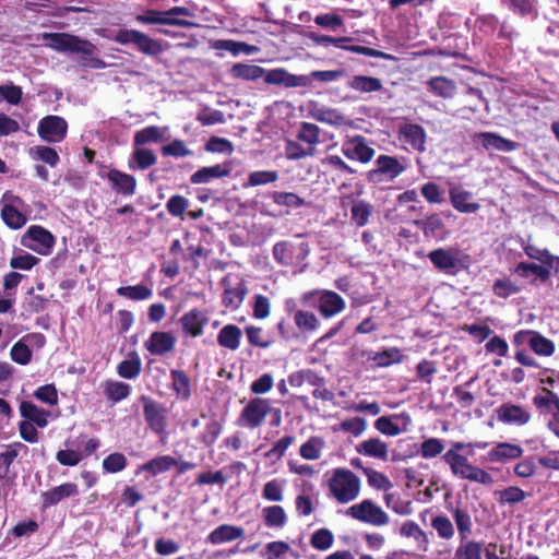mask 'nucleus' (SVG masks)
I'll return each instance as SVG.
<instances>
[{"label":"nucleus","instance_id":"nucleus-58","mask_svg":"<svg viewBox=\"0 0 559 559\" xmlns=\"http://www.w3.org/2000/svg\"><path fill=\"white\" fill-rule=\"evenodd\" d=\"M416 226L419 227L426 237H437L443 228V222L438 215H430L424 221L415 222Z\"/></svg>","mask_w":559,"mask_h":559},{"label":"nucleus","instance_id":"nucleus-61","mask_svg":"<svg viewBox=\"0 0 559 559\" xmlns=\"http://www.w3.org/2000/svg\"><path fill=\"white\" fill-rule=\"evenodd\" d=\"M160 152L164 156H171L176 158L191 156L193 152L187 147L182 140L175 139L170 143L162 146Z\"/></svg>","mask_w":559,"mask_h":559},{"label":"nucleus","instance_id":"nucleus-35","mask_svg":"<svg viewBox=\"0 0 559 559\" xmlns=\"http://www.w3.org/2000/svg\"><path fill=\"white\" fill-rule=\"evenodd\" d=\"M394 419H404L405 425H408L411 423V417L406 413H402L399 415H394L392 417L390 416H381L374 421V428L381 432L382 435L395 437L402 433L403 431H406V427L403 429L399 427L397 424L394 423Z\"/></svg>","mask_w":559,"mask_h":559},{"label":"nucleus","instance_id":"nucleus-50","mask_svg":"<svg viewBox=\"0 0 559 559\" xmlns=\"http://www.w3.org/2000/svg\"><path fill=\"white\" fill-rule=\"evenodd\" d=\"M453 559H481V543L471 539L460 540Z\"/></svg>","mask_w":559,"mask_h":559},{"label":"nucleus","instance_id":"nucleus-51","mask_svg":"<svg viewBox=\"0 0 559 559\" xmlns=\"http://www.w3.org/2000/svg\"><path fill=\"white\" fill-rule=\"evenodd\" d=\"M1 217L4 224L11 229L22 228L27 219L15 206L5 204L1 211Z\"/></svg>","mask_w":559,"mask_h":559},{"label":"nucleus","instance_id":"nucleus-7","mask_svg":"<svg viewBox=\"0 0 559 559\" xmlns=\"http://www.w3.org/2000/svg\"><path fill=\"white\" fill-rule=\"evenodd\" d=\"M427 258L438 271L455 275L467 266L468 255L459 248L448 247L430 251Z\"/></svg>","mask_w":559,"mask_h":559},{"label":"nucleus","instance_id":"nucleus-16","mask_svg":"<svg viewBox=\"0 0 559 559\" xmlns=\"http://www.w3.org/2000/svg\"><path fill=\"white\" fill-rule=\"evenodd\" d=\"M400 139L407 143L413 151L424 153L426 151L427 133L417 123H404L399 128Z\"/></svg>","mask_w":559,"mask_h":559},{"label":"nucleus","instance_id":"nucleus-45","mask_svg":"<svg viewBox=\"0 0 559 559\" xmlns=\"http://www.w3.org/2000/svg\"><path fill=\"white\" fill-rule=\"evenodd\" d=\"M229 73L235 79L255 81L264 75V69L251 63H235Z\"/></svg>","mask_w":559,"mask_h":559},{"label":"nucleus","instance_id":"nucleus-28","mask_svg":"<svg viewBox=\"0 0 559 559\" xmlns=\"http://www.w3.org/2000/svg\"><path fill=\"white\" fill-rule=\"evenodd\" d=\"M157 162V156L153 150L134 146L133 152L128 160V168L130 170H146L154 166Z\"/></svg>","mask_w":559,"mask_h":559},{"label":"nucleus","instance_id":"nucleus-21","mask_svg":"<svg viewBox=\"0 0 559 559\" xmlns=\"http://www.w3.org/2000/svg\"><path fill=\"white\" fill-rule=\"evenodd\" d=\"M106 178L118 194L132 197L135 193L136 179L134 176L114 168L106 174Z\"/></svg>","mask_w":559,"mask_h":559},{"label":"nucleus","instance_id":"nucleus-34","mask_svg":"<svg viewBox=\"0 0 559 559\" xmlns=\"http://www.w3.org/2000/svg\"><path fill=\"white\" fill-rule=\"evenodd\" d=\"M367 360L372 361L377 367L385 368L403 360V355L397 347H389L382 352L370 350L366 353Z\"/></svg>","mask_w":559,"mask_h":559},{"label":"nucleus","instance_id":"nucleus-12","mask_svg":"<svg viewBox=\"0 0 559 559\" xmlns=\"http://www.w3.org/2000/svg\"><path fill=\"white\" fill-rule=\"evenodd\" d=\"M68 123L64 118L48 115L41 118L37 126L39 138L48 143H59L67 136Z\"/></svg>","mask_w":559,"mask_h":559},{"label":"nucleus","instance_id":"nucleus-32","mask_svg":"<svg viewBox=\"0 0 559 559\" xmlns=\"http://www.w3.org/2000/svg\"><path fill=\"white\" fill-rule=\"evenodd\" d=\"M177 465V460L171 455H159L139 466L136 474L147 472L151 477L170 471Z\"/></svg>","mask_w":559,"mask_h":559},{"label":"nucleus","instance_id":"nucleus-14","mask_svg":"<svg viewBox=\"0 0 559 559\" xmlns=\"http://www.w3.org/2000/svg\"><path fill=\"white\" fill-rule=\"evenodd\" d=\"M21 449L27 448L22 442H13L5 445V451L0 453V488L15 480L16 473H11L10 468Z\"/></svg>","mask_w":559,"mask_h":559},{"label":"nucleus","instance_id":"nucleus-63","mask_svg":"<svg viewBox=\"0 0 559 559\" xmlns=\"http://www.w3.org/2000/svg\"><path fill=\"white\" fill-rule=\"evenodd\" d=\"M127 467V459L122 453L115 452L103 461V468L106 473H118Z\"/></svg>","mask_w":559,"mask_h":559},{"label":"nucleus","instance_id":"nucleus-49","mask_svg":"<svg viewBox=\"0 0 559 559\" xmlns=\"http://www.w3.org/2000/svg\"><path fill=\"white\" fill-rule=\"evenodd\" d=\"M141 370L142 364L136 353H133L129 359L122 360L117 367L118 374L123 379H135Z\"/></svg>","mask_w":559,"mask_h":559},{"label":"nucleus","instance_id":"nucleus-60","mask_svg":"<svg viewBox=\"0 0 559 559\" xmlns=\"http://www.w3.org/2000/svg\"><path fill=\"white\" fill-rule=\"evenodd\" d=\"M521 288L510 278H498L492 285L493 294L499 298H508L520 293Z\"/></svg>","mask_w":559,"mask_h":559},{"label":"nucleus","instance_id":"nucleus-13","mask_svg":"<svg viewBox=\"0 0 559 559\" xmlns=\"http://www.w3.org/2000/svg\"><path fill=\"white\" fill-rule=\"evenodd\" d=\"M140 401L143 404V415L148 428L158 436L164 433L167 425L165 407L146 395H142Z\"/></svg>","mask_w":559,"mask_h":559},{"label":"nucleus","instance_id":"nucleus-44","mask_svg":"<svg viewBox=\"0 0 559 559\" xmlns=\"http://www.w3.org/2000/svg\"><path fill=\"white\" fill-rule=\"evenodd\" d=\"M513 272L522 278H527L531 275H534L537 278H539L542 282H546L551 275V271H549V269L546 267L545 264L540 265V264L528 263V262L518 263L514 266Z\"/></svg>","mask_w":559,"mask_h":559},{"label":"nucleus","instance_id":"nucleus-1","mask_svg":"<svg viewBox=\"0 0 559 559\" xmlns=\"http://www.w3.org/2000/svg\"><path fill=\"white\" fill-rule=\"evenodd\" d=\"M47 46L58 52L75 55L80 63L92 69H105L106 62L96 57L97 47L87 39L69 33H45Z\"/></svg>","mask_w":559,"mask_h":559},{"label":"nucleus","instance_id":"nucleus-9","mask_svg":"<svg viewBox=\"0 0 559 559\" xmlns=\"http://www.w3.org/2000/svg\"><path fill=\"white\" fill-rule=\"evenodd\" d=\"M346 515L373 526H383L389 523V515L370 499L349 507L346 510Z\"/></svg>","mask_w":559,"mask_h":559},{"label":"nucleus","instance_id":"nucleus-3","mask_svg":"<svg viewBox=\"0 0 559 559\" xmlns=\"http://www.w3.org/2000/svg\"><path fill=\"white\" fill-rule=\"evenodd\" d=\"M361 481L359 477L347 468H335L328 480L329 497L341 504H346L358 498Z\"/></svg>","mask_w":559,"mask_h":559},{"label":"nucleus","instance_id":"nucleus-36","mask_svg":"<svg viewBox=\"0 0 559 559\" xmlns=\"http://www.w3.org/2000/svg\"><path fill=\"white\" fill-rule=\"evenodd\" d=\"M533 404L542 413L550 414L552 417L559 412V396L547 388H543L542 394L533 397Z\"/></svg>","mask_w":559,"mask_h":559},{"label":"nucleus","instance_id":"nucleus-48","mask_svg":"<svg viewBox=\"0 0 559 559\" xmlns=\"http://www.w3.org/2000/svg\"><path fill=\"white\" fill-rule=\"evenodd\" d=\"M495 496L500 504L514 506L525 500L527 493L520 487L510 486L502 490H496Z\"/></svg>","mask_w":559,"mask_h":559},{"label":"nucleus","instance_id":"nucleus-56","mask_svg":"<svg viewBox=\"0 0 559 559\" xmlns=\"http://www.w3.org/2000/svg\"><path fill=\"white\" fill-rule=\"evenodd\" d=\"M131 386L120 381L107 382L105 393L111 402H120L129 396Z\"/></svg>","mask_w":559,"mask_h":559},{"label":"nucleus","instance_id":"nucleus-29","mask_svg":"<svg viewBox=\"0 0 559 559\" xmlns=\"http://www.w3.org/2000/svg\"><path fill=\"white\" fill-rule=\"evenodd\" d=\"M20 414L26 421L36 425L38 428H45L48 425V417L51 415L49 411L40 408L28 401L20 403Z\"/></svg>","mask_w":559,"mask_h":559},{"label":"nucleus","instance_id":"nucleus-2","mask_svg":"<svg viewBox=\"0 0 559 559\" xmlns=\"http://www.w3.org/2000/svg\"><path fill=\"white\" fill-rule=\"evenodd\" d=\"M296 140H287L285 155L288 159H300L313 156L316 146L320 142V129L310 122H300L295 126Z\"/></svg>","mask_w":559,"mask_h":559},{"label":"nucleus","instance_id":"nucleus-39","mask_svg":"<svg viewBox=\"0 0 559 559\" xmlns=\"http://www.w3.org/2000/svg\"><path fill=\"white\" fill-rule=\"evenodd\" d=\"M248 293L245 281L240 280L235 286H226L223 294V305L227 308L237 309L242 304Z\"/></svg>","mask_w":559,"mask_h":559},{"label":"nucleus","instance_id":"nucleus-47","mask_svg":"<svg viewBox=\"0 0 559 559\" xmlns=\"http://www.w3.org/2000/svg\"><path fill=\"white\" fill-rule=\"evenodd\" d=\"M373 212L372 205L365 200H355L350 207L352 221L359 227L365 226Z\"/></svg>","mask_w":559,"mask_h":559},{"label":"nucleus","instance_id":"nucleus-20","mask_svg":"<svg viewBox=\"0 0 559 559\" xmlns=\"http://www.w3.org/2000/svg\"><path fill=\"white\" fill-rule=\"evenodd\" d=\"M183 332L192 337L203 334L204 326L209 323V317L200 309L186 312L179 320Z\"/></svg>","mask_w":559,"mask_h":559},{"label":"nucleus","instance_id":"nucleus-55","mask_svg":"<svg viewBox=\"0 0 559 559\" xmlns=\"http://www.w3.org/2000/svg\"><path fill=\"white\" fill-rule=\"evenodd\" d=\"M221 432V423L215 418H211L209 423L205 425L204 431L201 432L200 436L198 437V440L205 447H211L216 442Z\"/></svg>","mask_w":559,"mask_h":559},{"label":"nucleus","instance_id":"nucleus-8","mask_svg":"<svg viewBox=\"0 0 559 559\" xmlns=\"http://www.w3.org/2000/svg\"><path fill=\"white\" fill-rule=\"evenodd\" d=\"M114 40L120 45H134L141 53L150 57H157L163 52L158 40L138 29L119 28Z\"/></svg>","mask_w":559,"mask_h":559},{"label":"nucleus","instance_id":"nucleus-11","mask_svg":"<svg viewBox=\"0 0 559 559\" xmlns=\"http://www.w3.org/2000/svg\"><path fill=\"white\" fill-rule=\"evenodd\" d=\"M341 152L350 160L361 164L369 163L376 151L369 145L368 140L362 135L346 136L341 145Z\"/></svg>","mask_w":559,"mask_h":559},{"label":"nucleus","instance_id":"nucleus-26","mask_svg":"<svg viewBox=\"0 0 559 559\" xmlns=\"http://www.w3.org/2000/svg\"><path fill=\"white\" fill-rule=\"evenodd\" d=\"M310 115L313 119L334 127H346L350 124V121L342 112L326 106H314L310 110Z\"/></svg>","mask_w":559,"mask_h":559},{"label":"nucleus","instance_id":"nucleus-33","mask_svg":"<svg viewBox=\"0 0 559 559\" xmlns=\"http://www.w3.org/2000/svg\"><path fill=\"white\" fill-rule=\"evenodd\" d=\"M400 534L403 537L413 538L419 551H428L429 537L416 522L412 520L404 522L400 528Z\"/></svg>","mask_w":559,"mask_h":559},{"label":"nucleus","instance_id":"nucleus-18","mask_svg":"<svg viewBox=\"0 0 559 559\" xmlns=\"http://www.w3.org/2000/svg\"><path fill=\"white\" fill-rule=\"evenodd\" d=\"M272 408L270 402L265 399H253L243 408L241 417L246 420L247 426L255 428L262 424L265 416Z\"/></svg>","mask_w":559,"mask_h":559},{"label":"nucleus","instance_id":"nucleus-23","mask_svg":"<svg viewBox=\"0 0 559 559\" xmlns=\"http://www.w3.org/2000/svg\"><path fill=\"white\" fill-rule=\"evenodd\" d=\"M450 202L460 213L473 214L479 211L480 204L473 201V193L460 187L450 189Z\"/></svg>","mask_w":559,"mask_h":559},{"label":"nucleus","instance_id":"nucleus-42","mask_svg":"<svg viewBox=\"0 0 559 559\" xmlns=\"http://www.w3.org/2000/svg\"><path fill=\"white\" fill-rule=\"evenodd\" d=\"M427 85L431 93L442 98H452L456 93L455 82L445 76L431 78Z\"/></svg>","mask_w":559,"mask_h":559},{"label":"nucleus","instance_id":"nucleus-41","mask_svg":"<svg viewBox=\"0 0 559 559\" xmlns=\"http://www.w3.org/2000/svg\"><path fill=\"white\" fill-rule=\"evenodd\" d=\"M241 334V330L237 325L227 324L218 332L217 343L222 347L236 350L239 348Z\"/></svg>","mask_w":559,"mask_h":559},{"label":"nucleus","instance_id":"nucleus-15","mask_svg":"<svg viewBox=\"0 0 559 559\" xmlns=\"http://www.w3.org/2000/svg\"><path fill=\"white\" fill-rule=\"evenodd\" d=\"M497 417L507 425L524 426L531 420V413L521 405L503 403L497 408Z\"/></svg>","mask_w":559,"mask_h":559},{"label":"nucleus","instance_id":"nucleus-57","mask_svg":"<svg viewBox=\"0 0 559 559\" xmlns=\"http://www.w3.org/2000/svg\"><path fill=\"white\" fill-rule=\"evenodd\" d=\"M294 321L304 332H313L319 328L317 316L310 311L298 310L294 314Z\"/></svg>","mask_w":559,"mask_h":559},{"label":"nucleus","instance_id":"nucleus-17","mask_svg":"<svg viewBox=\"0 0 559 559\" xmlns=\"http://www.w3.org/2000/svg\"><path fill=\"white\" fill-rule=\"evenodd\" d=\"M176 337L170 332L155 331L144 342V348L154 356H163L175 348Z\"/></svg>","mask_w":559,"mask_h":559},{"label":"nucleus","instance_id":"nucleus-46","mask_svg":"<svg viewBox=\"0 0 559 559\" xmlns=\"http://www.w3.org/2000/svg\"><path fill=\"white\" fill-rule=\"evenodd\" d=\"M213 47L217 50H226L231 52L234 56L238 55H252L258 51V47L246 44L243 41H236L233 39H219L213 44Z\"/></svg>","mask_w":559,"mask_h":559},{"label":"nucleus","instance_id":"nucleus-62","mask_svg":"<svg viewBox=\"0 0 559 559\" xmlns=\"http://www.w3.org/2000/svg\"><path fill=\"white\" fill-rule=\"evenodd\" d=\"M531 349L538 356L549 357L555 353V344L551 340L536 332Z\"/></svg>","mask_w":559,"mask_h":559},{"label":"nucleus","instance_id":"nucleus-40","mask_svg":"<svg viewBox=\"0 0 559 559\" xmlns=\"http://www.w3.org/2000/svg\"><path fill=\"white\" fill-rule=\"evenodd\" d=\"M346 85L359 93L378 92L383 87L380 79L367 75H353L348 79Z\"/></svg>","mask_w":559,"mask_h":559},{"label":"nucleus","instance_id":"nucleus-38","mask_svg":"<svg viewBox=\"0 0 559 559\" xmlns=\"http://www.w3.org/2000/svg\"><path fill=\"white\" fill-rule=\"evenodd\" d=\"M171 389L178 399L188 401L191 397V381L188 374L181 369L170 370Z\"/></svg>","mask_w":559,"mask_h":559},{"label":"nucleus","instance_id":"nucleus-53","mask_svg":"<svg viewBox=\"0 0 559 559\" xmlns=\"http://www.w3.org/2000/svg\"><path fill=\"white\" fill-rule=\"evenodd\" d=\"M29 154L34 159L46 163L50 167H56L58 165V163L60 162V157H59L57 151L49 146H45V145L35 146V147L31 148Z\"/></svg>","mask_w":559,"mask_h":559},{"label":"nucleus","instance_id":"nucleus-27","mask_svg":"<svg viewBox=\"0 0 559 559\" xmlns=\"http://www.w3.org/2000/svg\"><path fill=\"white\" fill-rule=\"evenodd\" d=\"M169 132L168 127H159V126H148L145 127L134 133L133 136V146H141L150 143H158L163 140L167 139V134Z\"/></svg>","mask_w":559,"mask_h":559},{"label":"nucleus","instance_id":"nucleus-24","mask_svg":"<svg viewBox=\"0 0 559 559\" xmlns=\"http://www.w3.org/2000/svg\"><path fill=\"white\" fill-rule=\"evenodd\" d=\"M475 139L480 140L483 147L487 151L513 152L520 146L519 143L495 132H480L475 135Z\"/></svg>","mask_w":559,"mask_h":559},{"label":"nucleus","instance_id":"nucleus-25","mask_svg":"<svg viewBox=\"0 0 559 559\" xmlns=\"http://www.w3.org/2000/svg\"><path fill=\"white\" fill-rule=\"evenodd\" d=\"M230 173L231 168L228 164H217L202 167L191 175L190 182L192 185L209 183L213 179L228 177Z\"/></svg>","mask_w":559,"mask_h":559},{"label":"nucleus","instance_id":"nucleus-5","mask_svg":"<svg viewBox=\"0 0 559 559\" xmlns=\"http://www.w3.org/2000/svg\"><path fill=\"white\" fill-rule=\"evenodd\" d=\"M374 164L376 168L368 171L367 179L370 182L379 183L392 181L405 173L409 166V159L405 156L381 154L377 157Z\"/></svg>","mask_w":559,"mask_h":559},{"label":"nucleus","instance_id":"nucleus-6","mask_svg":"<svg viewBox=\"0 0 559 559\" xmlns=\"http://www.w3.org/2000/svg\"><path fill=\"white\" fill-rule=\"evenodd\" d=\"M304 299L316 308L324 319L340 314L346 307L344 298L329 289H313L306 293Z\"/></svg>","mask_w":559,"mask_h":559},{"label":"nucleus","instance_id":"nucleus-59","mask_svg":"<svg viewBox=\"0 0 559 559\" xmlns=\"http://www.w3.org/2000/svg\"><path fill=\"white\" fill-rule=\"evenodd\" d=\"M10 357L14 362L25 366L32 361L33 353L28 345L20 340L12 346Z\"/></svg>","mask_w":559,"mask_h":559},{"label":"nucleus","instance_id":"nucleus-37","mask_svg":"<svg viewBox=\"0 0 559 559\" xmlns=\"http://www.w3.org/2000/svg\"><path fill=\"white\" fill-rule=\"evenodd\" d=\"M163 20L169 22H162V25H170L178 27H193L195 23L181 19L180 16L193 17L194 13L186 7H173L169 10L163 11Z\"/></svg>","mask_w":559,"mask_h":559},{"label":"nucleus","instance_id":"nucleus-31","mask_svg":"<svg viewBox=\"0 0 559 559\" xmlns=\"http://www.w3.org/2000/svg\"><path fill=\"white\" fill-rule=\"evenodd\" d=\"M357 453L382 461L388 460V444L379 438H369L356 445Z\"/></svg>","mask_w":559,"mask_h":559},{"label":"nucleus","instance_id":"nucleus-54","mask_svg":"<svg viewBox=\"0 0 559 559\" xmlns=\"http://www.w3.org/2000/svg\"><path fill=\"white\" fill-rule=\"evenodd\" d=\"M117 294L131 300H145L152 297L153 292L145 285L121 286L117 289Z\"/></svg>","mask_w":559,"mask_h":559},{"label":"nucleus","instance_id":"nucleus-19","mask_svg":"<svg viewBox=\"0 0 559 559\" xmlns=\"http://www.w3.org/2000/svg\"><path fill=\"white\" fill-rule=\"evenodd\" d=\"M523 452V449L518 444L499 442L491 447L485 460L490 463H507L508 461L521 457Z\"/></svg>","mask_w":559,"mask_h":559},{"label":"nucleus","instance_id":"nucleus-43","mask_svg":"<svg viewBox=\"0 0 559 559\" xmlns=\"http://www.w3.org/2000/svg\"><path fill=\"white\" fill-rule=\"evenodd\" d=\"M452 518L459 533L460 540L469 539L473 533V522L469 512L462 508L452 510Z\"/></svg>","mask_w":559,"mask_h":559},{"label":"nucleus","instance_id":"nucleus-4","mask_svg":"<svg viewBox=\"0 0 559 559\" xmlns=\"http://www.w3.org/2000/svg\"><path fill=\"white\" fill-rule=\"evenodd\" d=\"M442 459L450 466L451 473L455 477L481 485H490L493 481L492 476L488 472L471 464L467 455L447 451Z\"/></svg>","mask_w":559,"mask_h":559},{"label":"nucleus","instance_id":"nucleus-64","mask_svg":"<svg viewBox=\"0 0 559 559\" xmlns=\"http://www.w3.org/2000/svg\"><path fill=\"white\" fill-rule=\"evenodd\" d=\"M444 449L442 440L438 438L426 439L420 445V456L423 459H433L442 453Z\"/></svg>","mask_w":559,"mask_h":559},{"label":"nucleus","instance_id":"nucleus-52","mask_svg":"<svg viewBox=\"0 0 559 559\" xmlns=\"http://www.w3.org/2000/svg\"><path fill=\"white\" fill-rule=\"evenodd\" d=\"M431 527L441 539L449 540L453 538L455 528L447 515H436L431 519Z\"/></svg>","mask_w":559,"mask_h":559},{"label":"nucleus","instance_id":"nucleus-22","mask_svg":"<svg viewBox=\"0 0 559 559\" xmlns=\"http://www.w3.org/2000/svg\"><path fill=\"white\" fill-rule=\"evenodd\" d=\"M79 495L78 485L74 483H64L53 487L47 491L41 492V504L44 509L58 504L66 498L75 497Z\"/></svg>","mask_w":559,"mask_h":559},{"label":"nucleus","instance_id":"nucleus-10","mask_svg":"<svg viewBox=\"0 0 559 559\" xmlns=\"http://www.w3.org/2000/svg\"><path fill=\"white\" fill-rule=\"evenodd\" d=\"M21 243L38 254L48 255L56 245V238L43 226L32 225L22 236Z\"/></svg>","mask_w":559,"mask_h":559},{"label":"nucleus","instance_id":"nucleus-30","mask_svg":"<svg viewBox=\"0 0 559 559\" xmlns=\"http://www.w3.org/2000/svg\"><path fill=\"white\" fill-rule=\"evenodd\" d=\"M245 534V530L239 526H234L229 524H222L214 528L206 537V542L212 545H219L223 543H228L236 540L242 537Z\"/></svg>","mask_w":559,"mask_h":559}]
</instances>
